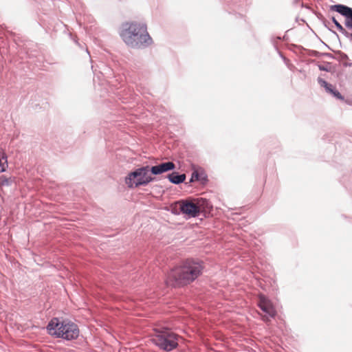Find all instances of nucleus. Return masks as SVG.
Here are the masks:
<instances>
[{"label": "nucleus", "mask_w": 352, "mask_h": 352, "mask_svg": "<svg viewBox=\"0 0 352 352\" xmlns=\"http://www.w3.org/2000/svg\"><path fill=\"white\" fill-rule=\"evenodd\" d=\"M205 269L204 262L197 258H187L173 267L166 278V285L173 288L184 287L200 277Z\"/></svg>", "instance_id": "1"}, {"label": "nucleus", "mask_w": 352, "mask_h": 352, "mask_svg": "<svg viewBox=\"0 0 352 352\" xmlns=\"http://www.w3.org/2000/svg\"><path fill=\"white\" fill-rule=\"evenodd\" d=\"M119 35L123 42L130 48L144 50L153 43L148 32L147 25L137 21H126L121 24Z\"/></svg>", "instance_id": "2"}, {"label": "nucleus", "mask_w": 352, "mask_h": 352, "mask_svg": "<svg viewBox=\"0 0 352 352\" xmlns=\"http://www.w3.org/2000/svg\"><path fill=\"white\" fill-rule=\"evenodd\" d=\"M47 333L56 338H62L67 341L78 338L80 331L78 325L69 319L52 318L46 326Z\"/></svg>", "instance_id": "3"}, {"label": "nucleus", "mask_w": 352, "mask_h": 352, "mask_svg": "<svg viewBox=\"0 0 352 352\" xmlns=\"http://www.w3.org/2000/svg\"><path fill=\"white\" fill-rule=\"evenodd\" d=\"M157 181V178L151 176L149 165L138 166L129 171L124 177V183L129 189L146 186L150 183Z\"/></svg>", "instance_id": "4"}, {"label": "nucleus", "mask_w": 352, "mask_h": 352, "mask_svg": "<svg viewBox=\"0 0 352 352\" xmlns=\"http://www.w3.org/2000/svg\"><path fill=\"white\" fill-rule=\"evenodd\" d=\"M152 342L160 349L170 352L178 346V336L168 328L155 329Z\"/></svg>", "instance_id": "5"}, {"label": "nucleus", "mask_w": 352, "mask_h": 352, "mask_svg": "<svg viewBox=\"0 0 352 352\" xmlns=\"http://www.w3.org/2000/svg\"><path fill=\"white\" fill-rule=\"evenodd\" d=\"M180 211L186 219L195 218L200 215V211L197 203L184 199L179 200Z\"/></svg>", "instance_id": "6"}, {"label": "nucleus", "mask_w": 352, "mask_h": 352, "mask_svg": "<svg viewBox=\"0 0 352 352\" xmlns=\"http://www.w3.org/2000/svg\"><path fill=\"white\" fill-rule=\"evenodd\" d=\"M258 307L263 311L265 316L263 318L264 321L273 318L276 315V311L272 305L270 300L264 295L260 294L258 300Z\"/></svg>", "instance_id": "7"}, {"label": "nucleus", "mask_w": 352, "mask_h": 352, "mask_svg": "<svg viewBox=\"0 0 352 352\" xmlns=\"http://www.w3.org/2000/svg\"><path fill=\"white\" fill-rule=\"evenodd\" d=\"M191 170L192 173L189 182H197L202 186H206L208 183V176L206 170L202 167L192 164Z\"/></svg>", "instance_id": "8"}, {"label": "nucleus", "mask_w": 352, "mask_h": 352, "mask_svg": "<svg viewBox=\"0 0 352 352\" xmlns=\"http://www.w3.org/2000/svg\"><path fill=\"white\" fill-rule=\"evenodd\" d=\"M175 168V164L171 161L161 162L153 166L149 165L150 173L154 177L174 170Z\"/></svg>", "instance_id": "9"}, {"label": "nucleus", "mask_w": 352, "mask_h": 352, "mask_svg": "<svg viewBox=\"0 0 352 352\" xmlns=\"http://www.w3.org/2000/svg\"><path fill=\"white\" fill-rule=\"evenodd\" d=\"M330 10L336 12L344 16L346 19L345 26L347 28L352 30V15L350 14L349 12H348V10L346 8V5L340 3L332 5L330 6ZM349 35L352 40V34Z\"/></svg>", "instance_id": "10"}, {"label": "nucleus", "mask_w": 352, "mask_h": 352, "mask_svg": "<svg viewBox=\"0 0 352 352\" xmlns=\"http://www.w3.org/2000/svg\"><path fill=\"white\" fill-rule=\"evenodd\" d=\"M199 208L200 215H203L204 218H208L212 215L213 211V206L212 203L206 198H199L197 201Z\"/></svg>", "instance_id": "11"}, {"label": "nucleus", "mask_w": 352, "mask_h": 352, "mask_svg": "<svg viewBox=\"0 0 352 352\" xmlns=\"http://www.w3.org/2000/svg\"><path fill=\"white\" fill-rule=\"evenodd\" d=\"M170 173H168L166 178L168 179V181L173 184L179 185L184 183L186 179V174L179 173V172L171 170Z\"/></svg>", "instance_id": "12"}, {"label": "nucleus", "mask_w": 352, "mask_h": 352, "mask_svg": "<svg viewBox=\"0 0 352 352\" xmlns=\"http://www.w3.org/2000/svg\"><path fill=\"white\" fill-rule=\"evenodd\" d=\"M100 72L105 77H111L113 75V69L105 65L104 63H102L100 66Z\"/></svg>", "instance_id": "13"}, {"label": "nucleus", "mask_w": 352, "mask_h": 352, "mask_svg": "<svg viewBox=\"0 0 352 352\" xmlns=\"http://www.w3.org/2000/svg\"><path fill=\"white\" fill-rule=\"evenodd\" d=\"M332 22L334 23L335 26L338 29L339 32H340L342 34H344L346 37L349 36V33L343 28V26L337 21L335 16H332L331 18Z\"/></svg>", "instance_id": "14"}, {"label": "nucleus", "mask_w": 352, "mask_h": 352, "mask_svg": "<svg viewBox=\"0 0 352 352\" xmlns=\"http://www.w3.org/2000/svg\"><path fill=\"white\" fill-rule=\"evenodd\" d=\"M8 166L7 155L6 153H3L2 155H0V172H5Z\"/></svg>", "instance_id": "15"}, {"label": "nucleus", "mask_w": 352, "mask_h": 352, "mask_svg": "<svg viewBox=\"0 0 352 352\" xmlns=\"http://www.w3.org/2000/svg\"><path fill=\"white\" fill-rule=\"evenodd\" d=\"M327 93L332 95L335 98L340 100H344V97L340 94V92L333 85L332 87L329 89V90L327 91Z\"/></svg>", "instance_id": "16"}, {"label": "nucleus", "mask_w": 352, "mask_h": 352, "mask_svg": "<svg viewBox=\"0 0 352 352\" xmlns=\"http://www.w3.org/2000/svg\"><path fill=\"white\" fill-rule=\"evenodd\" d=\"M49 104L46 100H42L41 102H35L32 100L30 106L32 109L36 110L37 109H45L48 107Z\"/></svg>", "instance_id": "17"}, {"label": "nucleus", "mask_w": 352, "mask_h": 352, "mask_svg": "<svg viewBox=\"0 0 352 352\" xmlns=\"http://www.w3.org/2000/svg\"><path fill=\"white\" fill-rule=\"evenodd\" d=\"M14 179L7 177L6 175H0V185L2 186H10L13 183Z\"/></svg>", "instance_id": "18"}, {"label": "nucleus", "mask_w": 352, "mask_h": 352, "mask_svg": "<svg viewBox=\"0 0 352 352\" xmlns=\"http://www.w3.org/2000/svg\"><path fill=\"white\" fill-rule=\"evenodd\" d=\"M334 53L336 54L335 60H337L339 62L349 59V56L340 50L334 51Z\"/></svg>", "instance_id": "19"}, {"label": "nucleus", "mask_w": 352, "mask_h": 352, "mask_svg": "<svg viewBox=\"0 0 352 352\" xmlns=\"http://www.w3.org/2000/svg\"><path fill=\"white\" fill-rule=\"evenodd\" d=\"M170 212L175 215H179L182 214V212L180 211V203L179 200L175 202L174 204L170 206Z\"/></svg>", "instance_id": "20"}, {"label": "nucleus", "mask_w": 352, "mask_h": 352, "mask_svg": "<svg viewBox=\"0 0 352 352\" xmlns=\"http://www.w3.org/2000/svg\"><path fill=\"white\" fill-rule=\"evenodd\" d=\"M295 47H299V48L302 49L304 50H306L307 52V54L309 56H314V57H317V58L322 57V52H320L314 50H306V49H305L302 46L295 45Z\"/></svg>", "instance_id": "21"}, {"label": "nucleus", "mask_w": 352, "mask_h": 352, "mask_svg": "<svg viewBox=\"0 0 352 352\" xmlns=\"http://www.w3.org/2000/svg\"><path fill=\"white\" fill-rule=\"evenodd\" d=\"M318 83L323 88H324L325 91L327 92L331 87H332V85L327 82L324 79L321 77H318L317 79Z\"/></svg>", "instance_id": "22"}, {"label": "nucleus", "mask_w": 352, "mask_h": 352, "mask_svg": "<svg viewBox=\"0 0 352 352\" xmlns=\"http://www.w3.org/2000/svg\"><path fill=\"white\" fill-rule=\"evenodd\" d=\"M323 63H324V65H320V64L317 65L319 70L322 71V72H331V69L330 66L331 65V63L327 62V61H324Z\"/></svg>", "instance_id": "23"}, {"label": "nucleus", "mask_w": 352, "mask_h": 352, "mask_svg": "<svg viewBox=\"0 0 352 352\" xmlns=\"http://www.w3.org/2000/svg\"><path fill=\"white\" fill-rule=\"evenodd\" d=\"M281 40H286V36H283V37H280V36H273L272 38V42L273 43V45L274 47V48L276 50H278V43H277V41H281Z\"/></svg>", "instance_id": "24"}, {"label": "nucleus", "mask_w": 352, "mask_h": 352, "mask_svg": "<svg viewBox=\"0 0 352 352\" xmlns=\"http://www.w3.org/2000/svg\"><path fill=\"white\" fill-rule=\"evenodd\" d=\"M300 1H301V0H294L293 1V4L294 6H297L298 4H300V6L302 8H305L307 9H310V8H309V6L308 5H305L302 2H300Z\"/></svg>", "instance_id": "25"}, {"label": "nucleus", "mask_w": 352, "mask_h": 352, "mask_svg": "<svg viewBox=\"0 0 352 352\" xmlns=\"http://www.w3.org/2000/svg\"><path fill=\"white\" fill-rule=\"evenodd\" d=\"M336 54H334L329 52H322V57H326L331 59H335Z\"/></svg>", "instance_id": "26"}, {"label": "nucleus", "mask_w": 352, "mask_h": 352, "mask_svg": "<svg viewBox=\"0 0 352 352\" xmlns=\"http://www.w3.org/2000/svg\"><path fill=\"white\" fill-rule=\"evenodd\" d=\"M276 50L278 52V54H279L280 57L283 59V60L285 62V63L287 64V63L289 62V59H288V58H287L283 55V54L280 51H279V50H278H278Z\"/></svg>", "instance_id": "27"}, {"label": "nucleus", "mask_w": 352, "mask_h": 352, "mask_svg": "<svg viewBox=\"0 0 352 352\" xmlns=\"http://www.w3.org/2000/svg\"><path fill=\"white\" fill-rule=\"evenodd\" d=\"M316 16L319 20H320L322 23L326 22L325 18L323 16V15L321 13H316Z\"/></svg>", "instance_id": "28"}, {"label": "nucleus", "mask_w": 352, "mask_h": 352, "mask_svg": "<svg viewBox=\"0 0 352 352\" xmlns=\"http://www.w3.org/2000/svg\"><path fill=\"white\" fill-rule=\"evenodd\" d=\"M327 21H326V22L322 23L324 24V26H325V27H326L329 30H330L331 32H332L333 34H335L338 35V34H337V33H336L335 31L331 30V29L327 26Z\"/></svg>", "instance_id": "29"}, {"label": "nucleus", "mask_w": 352, "mask_h": 352, "mask_svg": "<svg viewBox=\"0 0 352 352\" xmlns=\"http://www.w3.org/2000/svg\"><path fill=\"white\" fill-rule=\"evenodd\" d=\"M343 66L344 67H352V63L344 62V63H343Z\"/></svg>", "instance_id": "30"}, {"label": "nucleus", "mask_w": 352, "mask_h": 352, "mask_svg": "<svg viewBox=\"0 0 352 352\" xmlns=\"http://www.w3.org/2000/svg\"><path fill=\"white\" fill-rule=\"evenodd\" d=\"M346 8L348 10V12H349L350 14L352 15V8L346 6Z\"/></svg>", "instance_id": "31"}, {"label": "nucleus", "mask_w": 352, "mask_h": 352, "mask_svg": "<svg viewBox=\"0 0 352 352\" xmlns=\"http://www.w3.org/2000/svg\"><path fill=\"white\" fill-rule=\"evenodd\" d=\"M321 42L329 50H332V49L327 45L324 42H323L322 41H321Z\"/></svg>", "instance_id": "32"}]
</instances>
